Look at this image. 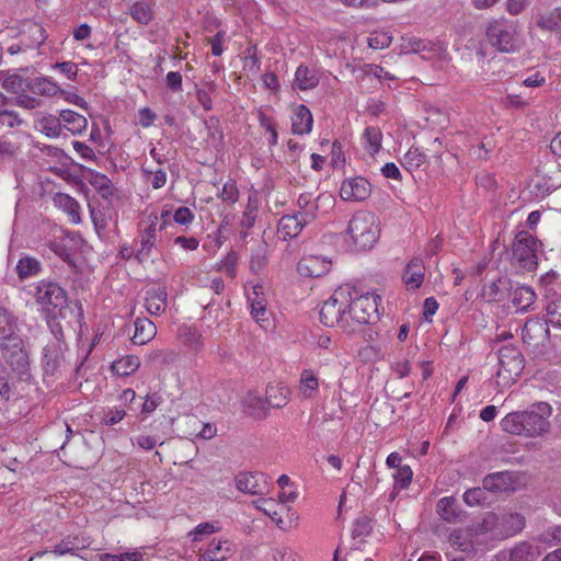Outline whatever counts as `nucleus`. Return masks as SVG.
Instances as JSON below:
<instances>
[{"mask_svg": "<svg viewBox=\"0 0 561 561\" xmlns=\"http://www.w3.org/2000/svg\"><path fill=\"white\" fill-rule=\"evenodd\" d=\"M0 352L5 364L0 362V383L12 380L31 379L28 352L19 334L18 319L0 307Z\"/></svg>", "mask_w": 561, "mask_h": 561, "instance_id": "nucleus-1", "label": "nucleus"}, {"mask_svg": "<svg viewBox=\"0 0 561 561\" xmlns=\"http://www.w3.org/2000/svg\"><path fill=\"white\" fill-rule=\"evenodd\" d=\"M552 409L546 402L533 404L529 410L506 414L501 421L504 432L528 438L541 437L551 430L549 417Z\"/></svg>", "mask_w": 561, "mask_h": 561, "instance_id": "nucleus-2", "label": "nucleus"}, {"mask_svg": "<svg viewBox=\"0 0 561 561\" xmlns=\"http://www.w3.org/2000/svg\"><path fill=\"white\" fill-rule=\"evenodd\" d=\"M34 298L47 317L62 319L68 318L69 322L80 323L83 320V309L79 300L68 301L66 290L54 280L42 279L35 286Z\"/></svg>", "mask_w": 561, "mask_h": 561, "instance_id": "nucleus-3", "label": "nucleus"}, {"mask_svg": "<svg viewBox=\"0 0 561 561\" xmlns=\"http://www.w3.org/2000/svg\"><path fill=\"white\" fill-rule=\"evenodd\" d=\"M351 286H340L324 301L320 310V321L327 327L350 330L347 305L351 302Z\"/></svg>", "mask_w": 561, "mask_h": 561, "instance_id": "nucleus-4", "label": "nucleus"}, {"mask_svg": "<svg viewBox=\"0 0 561 561\" xmlns=\"http://www.w3.org/2000/svg\"><path fill=\"white\" fill-rule=\"evenodd\" d=\"M347 232L358 250H369L380 236L378 219L369 211H357L348 222Z\"/></svg>", "mask_w": 561, "mask_h": 561, "instance_id": "nucleus-5", "label": "nucleus"}, {"mask_svg": "<svg viewBox=\"0 0 561 561\" xmlns=\"http://www.w3.org/2000/svg\"><path fill=\"white\" fill-rule=\"evenodd\" d=\"M351 302L347 305L350 330L355 324H366L378 320L377 298L373 294H360L356 288L351 287Z\"/></svg>", "mask_w": 561, "mask_h": 561, "instance_id": "nucleus-6", "label": "nucleus"}, {"mask_svg": "<svg viewBox=\"0 0 561 561\" xmlns=\"http://www.w3.org/2000/svg\"><path fill=\"white\" fill-rule=\"evenodd\" d=\"M486 37L500 51L512 53L517 49L514 24L506 19L491 21L486 27Z\"/></svg>", "mask_w": 561, "mask_h": 561, "instance_id": "nucleus-7", "label": "nucleus"}, {"mask_svg": "<svg viewBox=\"0 0 561 561\" xmlns=\"http://www.w3.org/2000/svg\"><path fill=\"white\" fill-rule=\"evenodd\" d=\"M275 496H261L254 503L256 508L270 516L279 527H283V516L290 511L289 503L296 499V493H273Z\"/></svg>", "mask_w": 561, "mask_h": 561, "instance_id": "nucleus-8", "label": "nucleus"}, {"mask_svg": "<svg viewBox=\"0 0 561 561\" xmlns=\"http://www.w3.org/2000/svg\"><path fill=\"white\" fill-rule=\"evenodd\" d=\"M499 364L497 377L508 383L522 374L525 359L516 346L505 345L499 351Z\"/></svg>", "mask_w": 561, "mask_h": 561, "instance_id": "nucleus-9", "label": "nucleus"}, {"mask_svg": "<svg viewBox=\"0 0 561 561\" xmlns=\"http://www.w3.org/2000/svg\"><path fill=\"white\" fill-rule=\"evenodd\" d=\"M513 257L520 267L533 271L537 267V240L527 231H520L513 244Z\"/></svg>", "mask_w": 561, "mask_h": 561, "instance_id": "nucleus-10", "label": "nucleus"}, {"mask_svg": "<svg viewBox=\"0 0 561 561\" xmlns=\"http://www.w3.org/2000/svg\"><path fill=\"white\" fill-rule=\"evenodd\" d=\"M550 340L548 321L540 318L528 319L522 329V341L528 347L538 350L545 347Z\"/></svg>", "mask_w": 561, "mask_h": 561, "instance_id": "nucleus-11", "label": "nucleus"}, {"mask_svg": "<svg viewBox=\"0 0 561 561\" xmlns=\"http://www.w3.org/2000/svg\"><path fill=\"white\" fill-rule=\"evenodd\" d=\"M54 340L48 342L43 352V368L45 374L54 375L65 360L66 345L61 341L62 332L60 329H53Z\"/></svg>", "mask_w": 561, "mask_h": 561, "instance_id": "nucleus-12", "label": "nucleus"}, {"mask_svg": "<svg viewBox=\"0 0 561 561\" xmlns=\"http://www.w3.org/2000/svg\"><path fill=\"white\" fill-rule=\"evenodd\" d=\"M401 48L404 54H420L425 60L442 58L446 51L445 47L438 42L414 36L403 38Z\"/></svg>", "mask_w": 561, "mask_h": 561, "instance_id": "nucleus-13", "label": "nucleus"}, {"mask_svg": "<svg viewBox=\"0 0 561 561\" xmlns=\"http://www.w3.org/2000/svg\"><path fill=\"white\" fill-rule=\"evenodd\" d=\"M525 474L520 472L501 471L483 479L484 491H517L524 486Z\"/></svg>", "mask_w": 561, "mask_h": 561, "instance_id": "nucleus-14", "label": "nucleus"}, {"mask_svg": "<svg viewBox=\"0 0 561 561\" xmlns=\"http://www.w3.org/2000/svg\"><path fill=\"white\" fill-rule=\"evenodd\" d=\"M158 220L159 217L154 213L149 214L147 217L148 226L140 232V248L135 252V259L139 263L149 259L157 241V234L164 228V224L158 226Z\"/></svg>", "mask_w": 561, "mask_h": 561, "instance_id": "nucleus-15", "label": "nucleus"}, {"mask_svg": "<svg viewBox=\"0 0 561 561\" xmlns=\"http://www.w3.org/2000/svg\"><path fill=\"white\" fill-rule=\"evenodd\" d=\"M314 219L311 210L298 211L294 215H284L278 221L277 232L282 239H294L304 229V227Z\"/></svg>", "mask_w": 561, "mask_h": 561, "instance_id": "nucleus-16", "label": "nucleus"}, {"mask_svg": "<svg viewBox=\"0 0 561 561\" xmlns=\"http://www.w3.org/2000/svg\"><path fill=\"white\" fill-rule=\"evenodd\" d=\"M495 530H497V516L494 513H486L481 522L469 528L468 535L476 545H489L501 540L500 537H495Z\"/></svg>", "mask_w": 561, "mask_h": 561, "instance_id": "nucleus-17", "label": "nucleus"}, {"mask_svg": "<svg viewBox=\"0 0 561 561\" xmlns=\"http://www.w3.org/2000/svg\"><path fill=\"white\" fill-rule=\"evenodd\" d=\"M371 194L370 183L362 176L348 178L341 184L340 196L346 202H363Z\"/></svg>", "mask_w": 561, "mask_h": 561, "instance_id": "nucleus-18", "label": "nucleus"}, {"mask_svg": "<svg viewBox=\"0 0 561 561\" xmlns=\"http://www.w3.org/2000/svg\"><path fill=\"white\" fill-rule=\"evenodd\" d=\"M331 268V261L322 256L307 255L297 264V271L305 277H320Z\"/></svg>", "mask_w": 561, "mask_h": 561, "instance_id": "nucleus-19", "label": "nucleus"}, {"mask_svg": "<svg viewBox=\"0 0 561 561\" xmlns=\"http://www.w3.org/2000/svg\"><path fill=\"white\" fill-rule=\"evenodd\" d=\"M233 545L227 539L211 540L205 551L198 554L197 561H225L233 554Z\"/></svg>", "mask_w": 561, "mask_h": 561, "instance_id": "nucleus-20", "label": "nucleus"}, {"mask_svg": "<svg viewBox=\"0 0 561 561\" xmlns=\"http://www.w3.org/2000/svg\"><path fill=\"white\" fill-rule=\"evenodd\" d=\"M525 527V519L520 514H506L497 517V530L495 537L501 540L512 537Z\"/></svg>", "mask_w": 561, "mask_h": 561, "instance_id": "nucleus-21", "label": "nucleus"}, {"mask_svg": "<svg viewBox=\"0 0 561 561\" xmlns=\"http://www.w3.org/2000/svg\"><path fill=\"white\" fill-rule=\"evenodd\" d=\"M237 491H255L256 489H270V479L260 472H240L236 479Z\"/></svg>", "mask_w": 561, "mask_h": 561, "instance_id": "nucleus-22", "label": "nucleus"}, {"mask_svg": "<svg viewBox=\"0 0 561 561\" xmlns=\"http://www.w3.org/2000/svg\"><path fill=\"white\" fill-rule=\"evenodd\" d=\"M510 290V280L505 277H499L483 285L482 297L488 302L503 301Z\"/></svg>", "mask_w": 561, "mask_h": 561, "instance_id": "nucleus-23", "label": "nucleus"}, {"mask_svg": "<svg viewBox=\"0 0 561 561\" xmlns=\"http://www.w3.org/2000/svg\"><path fill=\"white\" fill-rule=\"evenodd\" d=\"M165 287L150 288L146 291L145 307L151 316H159L167 308Z\"/></svg>", "mask_w": 561, "mask_h": 561, "instance_id": "nucleus-24", "label": "nucleus"}, {"mask_svg": "<svg viewBox=\"0 0 561 561\" xmlns=\"http://www.w3.org/2000/svg\"><path fill=\"white\" fill-rule=\"evenodd\" d=\"M312 114L309 108L300 104L294 112L291 117V130L295 135H307L312 129Z\"/></svg>", "mask_w": 561, "mask_h": 561, "instance_id": "nucleus-25", "label": "nucleus"}, {"mask_svg": "<svg viewBox=\"0 0 561 561\" xmlns=\"http://www.w3.org/2000/svg\"><path fill=\"white\" fill-rule=\"evenodd\" d=\"M437 513L447 523H458L463 517V512L454 496H446L439 500Z\"/></svg>", "mask_w": 561, "mask_h": 561, "instance_id": "nucleus-26", "label": "nucleus"}, {"mask_svg": "<svg viewBox=\"0 0 561 561\" xmlns=\"http://www.w3.org/2000/svg\"><path fill=\"white\" fill-rule=\"evenodd\" d=\"M540 554L541 551L538 546L522 541L508 551L507 561H537Z\"/></svg>", "mask_w": 561, "mask_h": 561, "instance_id": "nucleus-27", "label": "nucleus"}, {"mask_svg": "<svg viewBox=\"0 0 561 561\" xmlns=\"http://www.w3.org/2000/svg\"><path fill=\"white\" fill-rule=\"evenodd\" d=\"M244 412L254 419H264L267 415L266 401L254 392H248L242 400Z\"/></svg>", "mask_w": 561, "mask_h": 561, "instance_id": "nucleus-28", "label": "nucleus"}, {"mask_svg": "<svg viewBox=\"0 0 561 561\" xmlns=\"http://www.w3.org/2000/svg\"><path fill=\"white\" fill-rule=\"evenodd\" d=\"M402 279L411 289H416L422 285L424 279V265L420 259H413L409 262Z\"/></svg>", "mask_w": 561, "mask_h": 561, "instance_id": "nucleus-29", "label": "nucleus"}, {"mask_svg": "<svg viewBox=\"0 0 561 561\" xmlns=\"http://www.w3.org/2000/svg\"><path fill=\"white\" fill-rule=\"evenodd\" d=\"M290 391L285 385H268L265 401L268 408L280 409L289 401Z\"/></svg>", "mask_w": 561, "mask_h": 561, "instance_id": "nucleus-30", "label": "nucleus"}, {"mask_svg": "<svg viewBox=\"0 0 561 561\" xmlns=\"http://www.w3.org/2000/svg\"><path fill=\"white\" fill-rule=\"evenodd\" d=\"M62 128L69 130L72 135L83 133L88 127L87 118L71 110H64L60 112Z\"/></svg>", "mask_w": 561, "mask_h": 561, "instance_id": "nucleus-31", "label": "nucleus"}, {"mask_svg": "<svg viewBox=\"0 0 561 561\" xmlns=\"http://www.w3.org/2000/svg\"><path fill=\"white\" fill-rule=\"evenodd\" d=\"M536 25L542 31L561 33V7L537 14Z\"/></svg>", "mask_w": 561, "mask_h": 561, "instance_id": "nucleus-32", "label": "nucleus"}, {"mask_svg": "<svg viewBox=\"0 0 561 561\" xmlns=\"http://www.w3.org/2000/svg\"><path fill=\"white\" fill-rule=\"evenodd\" d=\"M157 333L154 323L147 319H137L135 321V333L131 339L134 344L144 345L151 341Z\"/></svg>", "mask_w": 561, "mask_h": 561, "instance_id": "nucleus-33", "label": "nucleus"}, {"mask_svg": "<svg viewBox=\"0 0 561 561\" xmlns=\"http://www.w3.org/2000/svg\"><path fill=\"white\" fill-rule=\"evenodd\" d=\"M10 99L0 92V130L20 126L23 121L19 114L10 108Z\"/></svg>", "mask_w": 561, "mask_h": 561, "instance_id": "nucleus-34", "label": "nucleus"}, {"mask_svg": "<svg viewBox=\"0 0 561 561\" xmlns=\"http://www.w3.org/2000/svg\"><path fill=\"white\" fill-rule=\"evenodd\" d=\"M54 203L70 216L72 222L79 224L81 221L80 205L73 197L65 193H57L54 196Z\"/></svg>", "mask_w": 561, "mask_h": 561, "instance_id": "nucleus-35", "label": "nucleus"}, {"mask_svg": "<svg viewBox=\"0 0 561 561\" xmlns=\"http://www.w3.org/2000/svg\"><path fill=\"white\" fill-rule=\"evenodd\" d=\"M21 280L37 276L42 272V263L30 255L22 256L15 267Z\"/></svg>", "mask_w": 561, "mask_h": 561, "instance_id": "nucleus-36", "label": "nucleus"}, {"mask_svg": "<svg viewBox=\"0 0 561 561\" xmlns=\"http://www.w3.org/2000/svg\"><path fill=\"white\" fill-rule=\"evenodd\" d=\"M382 133L380 128L375 126H368L365 128L362 135V145L364 149L374 156L379 152L381 148Z\"/></svg>", "mask_w": 561, "mask_h": 561, "instance_id": "nucleus-37", "label": "nucleus"}, {"mask_svg": "<svg viewBox=\"0 0 561 561\" xmlns=\"http://www.w3.org/2000/svg\"><path fill=\"white\" fill-rule=\"evenodd\" d=\"M28 91L42 96H54L60 91V89L57 83L50 79L46 77H37L30 81Z\"/></svg>", "mask_w": 561, "mask_h": 561, "instance_id": "nucleus-38", "label": "nucleus"}, {"mask_svg": "<svg viewBox=\"0 0 561 561\" xmlns=\"http://www.w3.org/2000/svg\"><path fill=\"white\" fill-rule=\"evenodd\" d=\"M535 300L536 294L528 286H519L513 291L512 302L520 312H526Z\"/></svg>", "mask_w": 561, "mask_h": 561, "instance_id": "nucleus-39", "label": "nucleus"}, {"mask_svg": "<svg viewBox=\"0 0 561 561\" xmlns=\"http://www.w3.org/2000/svg\"><path fill=\"white\" fill-rule=\"evenodd\" d=\"M36 128L47 137L57 138L62 130L61 118L50 114L45 115L36 122Z\"/></svg>", "mask_w": 561, "mask_h": 561, "instance_id": "nucleus-40", "label": "nucleus"}, {"mask_svg": "<svg viewBox=\"0 0 561 561\" xmlns=\"http://www.w3.org/2000/svg\"><path fill=\"white\" fill-rule=\"evenodd\" d=\"M319 79L313 70L300 65L295 72L294 85L299 90H309L318 85Z\"/></svg>", "mask_w": 561, "mask_h": 561, "instance_id": "nucleus-41", "label": "nucleus"}, {"mask_svg": "<svg viewBox=\"0 0 561 561\" xmlns=\"http://www.w3.org/2000/svg\"><path fill=\"white\" fill-rule=\"evenodd\" d=\"M140 360L135 355L124 356L113 362L111 368L112 371L118 376H129L138 369Z\"/></svg>", "mask_w": 561, "mask_h": 561, "instance_id": "nucleus-42", "label": "nucleus"}, {"mask_svg": "<svg viewBox=\"0 0 561 561\" xmlns=\"http://www.w3.org/2000/svg\"><path fill=\"white\" fill-rule=\"evenodd\" d=\"M299 383V389L304 398L310 399L314 397V393L317 392L319 387V382L318 378L316 377L312 370L305 369L301 373Z\"/></svg>", "mask_w": 561, "mask_h": 561, "instance_id": "nucleus-43", "label": "nucleus"}, {"mask_svg": "<svg viewBox=\"0 0 561 561\" xmlns=\"http://www.w3.org/2000/svg\"><path fill=\"white\" fill-rule=\"evenodd\" d=\"M89 182L103 198L108 199L113 196L114 187L111 180L105 174L92 173Z\"/></svg>", "mask_w": 561, "mask_h": 561, "instance_id": "nucleus-44", "label": "nucleus"}, {"mask_svg": "<svg viewBox=\"0 0 561 561\" xmlns=\"http://www.w3.org/2000/svg\"><path fill=\"white\" fill-rule=\"evenodd\" d=\"M259 203L255 195H250L248 198L247 207L242 214L240 225L242 228L250 229L254 226L256 220Z\"/></svg>", "mask_w": 561, "mask_h": 561, "instance_id": "nucleus-45", "label": "nucleus"}, {"mask_svg": "<svg viewBox=\"0 0 561 561\" xmlns=\"http://www.w3.org/2000/svg\"><path fill=\"white\" fill-rule=\"evenodd\" d=\"M82 545L78 536H67L60 542H58L53 552L57 556H64L67 553L75 554L81 549Z\"/></svg>", "mask_w": 561, "mask_h": 561, "instance_id": "nucleus-46", "label": "nucleus"}, {"mask_svg": "<svg viewBox=\"0 0 561 561\" xmlns=\"http://www.w3.org/2000/svg\"><path fill=\"white\" fill-rule=\"evenodd\" d=\"M129 14L139 24L147 25L152 20V12L150 7L142 1L135 2L129 8Z\"/></svg>", "mask_w": 561, "mask_h": 561, "instance_id": "nucleus-47", "label": "nucleus"}, {"mask_svg": "<svg viewBox=\"0 0 561 561\" xmlns=\"http://www.w3.org/2000/svg\"><path fill=\"white\" fill-rule=\"evenodd\" d=\"M426 156L419 148H410L402 158V165L407 170H415L425 162Z\"/></svg>", "mask_w": 561, "mask_h": 561, "instance_id": "nucleus-48", "label": "nucleus"}, {"mask_svg": "<svg viewBox=\"0 0 561 561\" xmlns=\"http://www.w3.org/2000/svg\"><path fill=\"white\" fill-rule=\"evenodd\" d=\"M30 81L31 80H27L19 75H11L3 80L2 85L7 91L18 95L21 92H25L26 90L28 91Z\"/></svg>", "mask_w": 561, "mask_h": 561, "instance_id": "nucleus-49", "label": "nucleus"}, {"mask_svg": "<svg viewBox=\"0 0 561 561\" xmlns=\"http://www.w3.org/2000/svg\"><path fill=\"white\" fill-rule=\"evenodd\" d=\"M320 202H328L329 204L332 203V196L329 194H321L318 196L316 201H311L310 194H301L298 197V206L300 207V211H307L311 210L316 215V210L318 209V204Z\"/></svg>", "mask_w": 561, "mask_h": 561, "instance_id": "nucleus-50", "label": "nucleus"}, {"mask_svg": "<svg viewBox=\"0 0 561 561\" xmlns=\"http://www.w3.org/2000/svg\"><path fill=\"white\" fill-rule=\"evenodd\" d=\"M221 529L219 523H202L197 525L192 531L188 533V536L192 537V541H201L202 536L211 535Z\"/></svg>", "mask_w": 561, "mask_h": 561, "instance_id": "nucleus-51", "label": "nucleus"}, {"mask_svg": "<svg viewBox=\"0 0 561 561\" xmlns=\"http://www.w3.org/2000/svg\"><path fill=\"white\" fill-rule=\"evenodd\" d=\"M204 319H211L214 322H222L227 319L229 311L226 310L220 304H216L214 300L205 307Z\"/></svg>", "mask_w": 561, "mask_h": 561, "instance_id": "nucleus-52", "label": "nucleus"}, {"mask_svg": "<svg viewBox=\"0 0 561 561\" xmlns=\"http://www.w3.org/2000/svg\"><path fill=\"white\" fill-rule=\"evenodd\" d=\"M10 105H18L26 110H34L42 105V101L37 98L25 94V92H21L15 95L14 99H10Z\"/></svg>", "mask_w": 561, "mask_h": 561, "instance_id": "nucleus-53", "label": "nucleus"}, {"mask_svg": "<svg viewBox=\"0 0 561 561\" xmlns=\"http://www.w3.org/2000/svg\"><path fill=\"white\" fill-rule=\"evenodd\" d=\"M178 354L170 348L156 350L151 352L150 358L153 363L159 365H170L176 360Z\"/></svg>", "mask_w": 561, "mask_h": 561, "instance_id": "nucleus-54", "label": "nucleus"}, {"mask_svg": "<svg viewBox=\"0 0 561 561\" xmlns=\"http://www.w3.org/2000/svg\"><path fill=\"white\" fill-rule=\"evenodd\" d=\"M449 541L455 548L463 552H471L476 545L471 537L470 540L467 541L463 534L459 530L450 534Z\"/></svg>", "mask_w": 561, "mask_h": 561, "instance_id": "nucleus-55", "label": "nucleus"}, {"mask_svg": "<svg viewBox=\"0 0 561 561\" xmlns=\"http://www.w3.org/2000/svg\"><path fill=\"white\" fill-rule=\"evenodd\" d=\"M548 322L561 328V298L550 301L546 307Z\"/></svg>", "mask_w": 561, "mask_h": 561, "instance_id": "nucleus-56", "label": "nucleus"}, {"mask_svg": "<svg viewBox=\"0 0 561 561\" xmlns=\"http://www.w3.org/2000/svg\"><path fill=\"white\" fill-rule=\"evenodd\" d=\"M412 469L410 466H402L397 469L396 473H393V478L396 481V486H399L400 489H407L412 480Z\"/></svg>", "mask_w": 561, "mask_h": 561, "instance_id": "nucleus-57", "label": "nucleus"}, {"mask_svg": "<svg viewBox=\"0 0 561 561\" xmlns=\"http://www.w3.org/2000/svg\"><path fill=\"white\" fill-rule=\"evenodd\" d=\"M219 197L222 202L234 204L239 199V190L234 181H228L224 184Z\"/></svg>", "mask_w": 561, "mask_h": 561, "instance_id": "nucleus-58", "label": "nucleus"}, {"mask_svg": "<svg viewBox=\"0 0 561 561\" xmlns=\"http://www.w3.org/2000/svg\"><path fill=\"white\" fill-rule=\"evenodd\" d=\"M391 39L387 33H371L368 37V46L374 49H382L391 44Z\"/></svg>", "mask_w": 561, "mask_h": 561, "instance_id": "nucleus-59", "label": "nucleus"}, {"mask_svg": "<svg viewBox=\"0 0 561 561\" xmlns=\"http://www.w3.org/2000/svg\"><path fill=\"white\" fill-rule=\"evenodd\" d=\"M237 265V255L233 252L228 253L219 263L218 270L225 272L228 276L234 277Z\"/></svg>", "mask_w": 561, "mask_h": 561, "instance_id": "nucleus-60", "label": "nucleus"}, {"mask_svg": "<svg viewBox=\"0 0 561 561\" xmlns=\"http://www.w3.org/2000/svg\"><path fill=\"white\" fill-rule=\"evenodd\" d=\"M274 561H299L298 554L289 547H277L273 550Z\"/></svg>", "mask_w": 561, "mask_h": 561, "instance_id": "nucleus-61", "label": "nucleus"}, {"mask_svg": "<svg viewBox=\"0 0 561 561\" xmlns=\"http://www.w3.org/2000/svg\"><path fill=\"white\" fill-rule=\"evenodd\" d=\"M371 531L370 519L367 517H360L354 523L352 535L354 538L365 537Z\"/></svg>", "mask_w": 561, "mask_h": 561, "instance_id": "nucleus-62", "label": "nucleus"}, {"mask_svg": "<svg viewBox=\"0 0 561 561\" xmlns=\"http://www.w3.org/2000/svg\"><path fill=\"white\" fill-rule=\"evenodd\" d=\"M142 172L147 173L150 176L148 181L150 182L151 186L154 190L161 188L165 185L167 173L163 170L159 169L157 171H148L146 169H142Z\"/></svg>", "mask_w": 561, "mask_h": 561, "instance_id": "nucleus-63", "label": "nucleus"}, {"mask_svg": "<svg viewBox=\"0 0 561 561\" xmlns=\"http://www.w3.org/2000/svg\"><path fill=\"white\" fill-rule=\"evenodd\" d=\"M540 540L548 545H561V525L550 528L541 534Z\"/></svg>", "mask_w": 561, "mask_h": 561, "instance_id": "nucleus-64", "label": "nucleus"}]
</instances>
